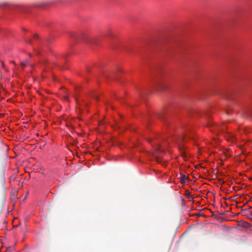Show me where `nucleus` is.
Here are the masks:
<instances>
[{"label":"nucleus","instance_id":"f257e3e1","mask_svg":"<svg viewBox=\"0 0 252 252\" xmlns=\"http://www.w3.org/2000/svg\"><path fill=\"white\" fill-rule=\"evenodd\" d=\"M186 142V139L184 135L179 138L177 142L178 148L180 152L181 156L184 158L188 157L186 151V147L183 143V142Z\"/></svg>","mask_w":252,"mask_h":252},{"label":"nucleus","instance_id":"20e7f679","mask_svg":"<svg viewBox=\"0 0 252 252\" xmlns=\"http://www.w3.org/2000/svg\"><path fill=\"white\" fill-rule=\"evenodd\" d=\"M180 183L183 184H186V180H189L188 177H187L186 175H181L180 177Z\"/></svg>","mask_w":252,"mask_h":252},{"label":"nucleus","instance_id":"7ed1b4c3","mask_svg":"<svg viewBox=\"0 0 252 252\" xmlns=\"http://www.w3.org/2000/svg\"><path fill=\"white\" fill-rule=\"evenodd\" d=\"M155 154H156L157 162L159 164H161L164 166H165V163L164 162H163L162 160L160 158L161 155L159 153H158V152H157Z\"/></svg>","mask_w":252,"mask_h":252},{"label":"nucleus","instance_id":"423d86ee","mask_svg":"<svg viewBox=\"0 0 252 252\" xmlns=\"http://www.w3.org/2000/svg\"><path fill=\"white\" fill-rule=\"evenodd\" d=\"M161 87L163 89H165V87L163 86V85H161Z\"/></svg>","mask_w":252,"mask_h":252},{"label":"nucleus","instance_id":"1a4fd4ad","mask_svg":"<svg viewBox=\"0 0 252 252\" xmlns=\"http://www.w3.org/2000/svg\"><path fill=\"white\" fill-rule=\"evenodd\" d=\"M26 42H28V43H30V40L29 41H26Z\"/></svg>","mask_w":252,"mask_h":252},{"label":"nucleus","instance_id":"39448f33","mask_svg":"<svg viewBox=\"0 0 252 252\" xmlns=\"http://www.w3.org/2000/svg\"><path fill=\"white\" fill-rule=\"evenodd\" d=\"M20 65L23 67L28 65L31 66V64L28 60H25L21 62Z\"/></svg>","mask_w":252,"mask_h":252},{"label":"nucleus","instance_id":"f03ea898","mask_svg":"<svg viewBox=\"0 0 252 252\" xmlns=\"http://www.w3.org/2000/svg\"><path fill=\"white\" fill-rule=\"evenodd\" d=\"M79 38L83 42L88 43H94V38H91L88 34L83 32L79 36Z\"/></svg>","mask_w":252,"mask_h":252},{"label":"nucleus","instance_id":"0eeeda50","mask_svg":"<svg viewBox=\"0 0 252 252\" xmlns=\"http://www.w3.org/2000/svg\"><path fill=\"white\" fill-rule=\"evenodd\" d=\"M38 37V35H37V34H35V35H34V38H36V37Z\"/></svg>","mask_w":252,"mask_h":252},{"label":"nucleus","instance_id":"6e6552de","mask_svg":"<svg viewBox=\"0 0 252 252\" xmlns=\"http://www.w3.org/2000/svg\"><path fill=\"white\" fill-rule=\"evenodd\" d=\"M63 99H64V100H65V99H67V97H66V96L64 95Z\"/></svg>","mask_w":252,"mask_h":252}]
</instances>
